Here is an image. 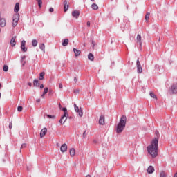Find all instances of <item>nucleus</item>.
<instances>
[{"label": "nucleus", "mask_w": 177, "mask_h": 177, "mask_svg": "<svg viewBox=\"0 0 177 177\" xmlns=\"http://www.w3.org/2000/svg\"><path fill=\"white\" fill-rule=\"evenodd\" d=\"M148 153L152 158H156L158 156V138H155L152 140L151 145L147 147Z\"/></svg>", "instance_id": "obj_1"}, {"label": "nucleus", "mask_w": 177, "mask_h": 177, "mask_svg": "<svg viewBox=\"0 0 177 177\" xmlns=\"http://www.w3.org/2000/svg\"><path fill=\"white\" fill-rule=\"evenodd\" d=\"M127 125V116L123 115L121 116L120 120L116 127V133H121Z\"/></svg>", "instance_id": "obj_2"}, {"label": "nucleus", "mask_w": 177, "mask_h": 177, "mask_svg": "<svg viewBox=\"0 0 177 177\" xmlns=\"http://www.w3.org/2000/svg\"><path fill=\"white\" fill-rule=\"evenodd\" d=\"M19 17H20V15H19V13L14 14L12 17V27H16V26H17L19 23Z\"/></svg>", "instance_id": "obj_3"}, {"label": "nucleus", "mask_w": 177, "mask_h": 177, "mask_svg": "<svg viewBox=\"0 0 177 177\" xmlns=\"http://www.w3.org/2000/svg\"><path fill=\"white\" fill-rule=\"evenodd\" d=\"M74 109H75V111L77 113L79 117H82V115H84V112H82V109L78 107V106H77L76 104H74Z\"/></svg>", "instance_id": "obj_4"}, {"label": "nucleus", "mask_w": 177, "mask_h": 177, "mask_svg": "<svg viewBox=\"0 0 177 177\" xmlns=\"http://www.w3.org/2000/svg\"><path fill=\"white\" fill-rule=\"evenodd\" d=\"M136 67L137 73H138V74H142L143 72V68H142V65L140 64V61H139V59L136 61Z\"/></svg>", "instance_id": "obj_5"}, {"label": "nucleus", "mask_w": 177, "mask_h": 177, "mask_svg": "<svg viewBox=\"0 0 177 177\" xmlns=\"http://www.w3.org/2000/svg\"><path fill=\"white\" fill-rule=\"evenodd\" d=\"M170 91L171 92V93H170L171 95H176V93H177V84H173L171 87Z\"/></svg>", "instance_id": "obj_6"}, {"label": "nucleus", "mask_w": 177, "mask_h": 177, "mask_svg": "<svg viewBox=\"0 0 177 177\" xmlns=\"http://www.w3.org/2000/svg\"><path fill=\"white\" fill-rule=\"evenodd\" d=\"M137 44L140 46V50H142V36L140 35H137Z\"/></svg>", "instance_id": "obj_7"}, {"label": "nucleus", "mask_w": 177, "mask_h": 177, "mask_svg": "<svg viewBox=\"0 0 177 177\" xmlns=\"http://www.w3.org/2000/svg\"><path fill=\"white\" fill-rule=\"evenodd\" d=\"M61 110L64 111V115L61 117V121L64 117H68V111H67V108L63 107Z\"/></svg>", "instance_id": "obj_8"}, {"label": "nucleus", "mask_w": 177, "mask_h": 177, "mask_svg": "<svg viewBox=\"0 0 177 177\" xmlns=\"http://www.w3.org/2000/svg\"><path fill=\"white\" fill-rule=\"evenodd\" d=\"M21 49L22 52H27V47H26V41L22 40L21 44Z\"/></svg>", "instance_id": "obj_9"}, {"label": "nucleus", "mask_w": 177, "mask_h": 177, "mask_svg": "<svg viewBox=\"0 0 177 177\" xmlns=\"http://www.w3.org/2000/svg\"><path fill=\"white\" fill-rule=\"evenodd\" d=\"M48 132V129L46 127L43 128L40 131V138H44Z\"/></svg>", "instance_id": "obj_10"}, {"label": "nucleus", "mask_w": 177, "mask_h": 177, "mask_svg": "<svg viewBox=\"0 0 177 177\" xmlns=\"http://www.w3.org/2000/svg\"><path fill=\"white\" fill-rule=\"evenodd\" d=\"M60 150L62 153H66V151H67V144H63L60 147Z\"/></svg>", "instance_id": "obj_11"}, {"label": "nucleus", "mask_w": 177, "mask_h": 177, "mask_svg": "<svg viewBox=\"0 0 177 177\" xmlns=\"http://www.w3.org/2000/svg\"><path fill=\"white\" fill-rule=\"evenodd\" d=\"M68 3L66 0L64 1V12H67L68 10Z\"/></svg>", "instance_id": "obj_12"}, {"label": "nucleus", "mask_w": 177, "mask_h": 177, "mask_svg": "<svg viewBox=\"0 0 177 177\" xmlns=\"http://www.w3.org/2000/svg\"><path fill=\"white\" fill-rule=\"evenodd\" d=\"M72 16L73 17H75V19H78V17H80V11L78 10H74L73 12H72Z\"/></svg>", "instance_id": "obj_13"}, {"label": "nucleus", "mask_w": 177, "mask_h": 177, "mask_svg": "<svg viewBox=\"0 0 177 177\" xmlns=\"http://www.w3.org/2000/svg\"><path fill=\"white\" fill-rule=\"evenodd\" d=\"M20 10V3H16L15 8H14V12L15 13H17Z\"/></svg>", "instance_id": "obj_14"}, {"label": "nucleus", "mask_w": 177, "mask_h": 177, "mask_svg": "<svg viewBox=\"0 0 177 177\" xmlns=\"http://www.w3.org/2000/svg\"><path fill=\"white\" fill-rule=\"evenodd\" d=\"M155 171V169L153 166H149L147 170V174H153Z\"/></svg>", "instance_id": "obj_15"}, {"label": "nucleus", "mask_w": 177, "mask_h": 177, "mask_svg": "<svg viewBox=\"0 0 177 177\" xmlns=\"http://www.w3.org/2000/svg\"><path fill=\"white\" fill-rule=\"evenodd\" d=\"M100 125H104V115H102L99 119Z\"/></svg>", "instance_id": "obj_16"}, {"label": "nucleus", "mask_w": 177, "mask_h": 177, "mask_svg": "<svg viewBox=\"0 0 177 177\" xmlns=\"http://www.w3.org/2000/svg\"><path fill=\"white\" fill-rule=\"evenodd\" d=\"M11 46H16V36L12 37L10 40Z\"/></svg>", "instance_id": "obj_17"}, {"label": "nucleus", "mask_w": 177, "mask_h": 177, "mask_svg": "<svg viewBox=\"0 0 177 177\" xmlns=\"http://www.w3.org/2000/svg\"><path fill=\"white\" fill-rule=\"evenodd\" d=\"M73 52L75 53V57H78L81 55V50H77V48H73Z\"/></svg>", "instance_id": "obj_18"}, {"label": "nucleus", "mask_w": 177, "mask_h": 177, "mask_svg": "<svg viewBox=\"0 0 177 177\" xmlns=\"http://www.w3.org/2000/svg\"><path fill=\"white\" fill-rule=\"evenodd\" d=\"M88 60H91V62H93L95 60V56L91 53H88Z\"/></svg>", "instance_id": "obj_19"}, {"label": "nucleus", "mask_w": 177, "mask_h": 177, "mask_svg": "<svg viewBox=\"0 0 177 177\" xmlns=\"http://www.w3.org/2000/svg\"><path fill=\"white\" fill-rule=\"evenodd\" d=\"M71 157H74L75 156V149L74 148H71L69 151Z\"/></svg>", "instance_id": "obj_20"}, {"label": "nucleus", "mask_w": 177, "mask_h": 177, "mask_svg": "<svg viewBox=\"0 0 177 177\" xmlns=\"http://www.w3.org/2000/svg\"><path fill=\"white\" fill-rule=\"evenodd\" d=\"M68 116L64 117L63 118L62 120V118L59 120V124H61V125H63V124H64V122H66V121H67V118Z\"/></svg>", "instance_id": "obj_21"}, {"label": "nucleus", "mask_w": 177, "mask_h": 177, "mask_svg": "<svg viewBox=\"0 0 177 177\" xmlns=\"http://www.w3.org/2000/svg\"><path fill=\"white\" fill-rule=\"evenodd\" d=\"M33 85H34V86H36L37 88H38L39 86V80H35L33 81Z\"/></svg>", "instance_id": "obj_22"}, {"label": "nucleus", "mask_w": 177, "mask_h": 177, "mask_svg": "<svg viewBox=\"0 0 177 177\" xmlns=\"http://www.w3.org/2000/svg\"><path fill=\"white\" fill-rule=\"evenodd\" d=\"M68 39H64V41H62V46H67V45H68Z\"/></svg>", "instance_id": "obj_23"}, {"label": "nucleus", "mask_w": 177, "mask_h": 177, "mask_svg": "<svg viewBox=\"0 0 177 177\" xmlns=\"http://www.w3.org/2000/svg\"><path fill=\"white\" fill-rule=\"evenodd\" d=\"M91 8L93 10H97V9H99V6H97V4L96 3H93L91 5Z\"/></svg>", "instance_id": "obj_24"}, {"label": "nucleus", "mask_w": 177, "mask_h": 177, "mask_svg": "<svg viewBox=\"0 0 177 177\" xmlns=\"http://www.w3.org/2000/svg\"><path fill=\"white\" fill-rule=\"evenodd\" d=\"M32 46H34V48H35V46H37V45H38V41H37V39H33L32 41Z\"/></svg>", "instance_id": "obj_25"}, {"label": "nucleus", "mask_w": 177, "mask_h": 177, "mask_svg": "<svg viewBox=\"0 0 177 177\" xmlns=\"http://www.w3.org/2000/svg\"><path fill=\"white\" fill-rule=\"evenodd\" d=\"M45 75V72H41L39 74V80H40L41 81H42V80H44V76Z\"/></svg>", "instance_id": "obj_26"}, {"label": "nucleus", "mask_w": 177, "mask_h": 177, "mask_svg": "<svg viewBox=\"0 0 177 177\" xmlns=\"http://www.w3.org/2000/svg\"><path fill=\"white\" fill-rule=\"evenodd\" d=\"M39 49H41V50H43V52H45V44H39Z\"/></svg>", "instance_id": "obj_27"}, {"label": "nucleus", "mask_w": 177, "mask_h": 177, "mask_svg": "<svg viewBox=\"0 0 177 177\" xmlns=\"http://www.w3.org/2000/svg\"><path fill=\"white\" fill-rule=\"evenodd\" d=\"M160 177H167V173H165L164 171H160Z\"/></svg>", "instance_id": "obj_28"}, {"label": "nucleus", "mask_w": 177, "mask_h": 177, "mask_svg": "<svg viewBox=\"0 0 177 177\" xmlns=\"http://www.w3.org/2000/svg\"><path fill=\"white\" fill-rule=\"evenodd\" d=\"M37 3H38V6L39 8H42V0H36Z\"/></svg>", "instance_id": "obj_29"}, {"label": "nucleus", "mask_w": 177, "mask_h": 177, "mask_svg": "<svg viewBox=\"0 0 177 177\" xmlns=\"http://www.w3.org/2000/svg\"><path fill=\"white\" fill-rule=\"evenodd\" d=\"M149 17H150V12H147V14L145 15V20H146V21H149Z\"/></svg>", "instance_id": "obj_30"}, {"label": "nucleus", "mask_w": 177, "mask_h": 177, "mask_svg": "<svg viewBox=\"0 0 177 177\" xmlns=\"http://www.w3.org/2000/svg\"><path fill=\"white\" fill-rule=\"evenodd\" d=\"M3 70L5 73H6L8 70H9V66H8V65H4L3 67Z\"/></svg>", "instance_id": "obj_31"}, {"label": "nucleus", "mask_w": 177, "mask_h": 177, "mask_svg": "<svg viewBox=\"0 0 177 177\" xmlns=\"http://www.w3.org/2000/svg\"><path fill=\"white\" fill-rule=\"evenodd\" d=\"M48 118H52L53 120H55L56 118V115H47Z\"/></svg>", "instance_id": "obj_32"}, {"label": "nucleus", "mask_w": 177, "mask_h": 177, "mask_svg": "<svg viewBox=\"0 0 177 177\" xmlns=\"http://www.w3.org/2000/svg\"><path fill=\"white\" fill-rule=\"evenodd\" d=\"M150 96L151 97H153V99H157V96H156L152 92L150 93Z\"/></svg>", "instance_id": "obj_33"}, {"label": "nucleus", "mask_w": 177, "mask_h": 177, "mask_svg": "<svg viewBox=\"0 0 177 177\" xmlns=\"http://www.w3.org/2000/svg\"><path fill=\"white\" fill-rule=\"evenodd\" d=\"M48 87L44 88V92H43L44 95H46V93H48Z\"/></svg>", "instance_id": "obj_34"}, {"label": "nucleus", "mask_w": 177, "mask_h": 177, "mask_svg": "<svg viewBox=\"0 0 177 177\" xmlns=\"http://www.w3.org/2000/svg\"><path fill=\"white\" fill-rule=\"evenodd\" d=\"M17 111H23V106H19L18 107H17Z\"/></svg>", "instance_id": "obj_35"}, {"label": "nucleus", "mask_w": 177, "mask_h": 177, "mask_svg": "<svg viewBox=\"0 0 177 177\" xmlns=\"http://www.w3.org/2000/svg\"><path fill=\"white\" fill-rule=\"evenodd\" d=\"M26 147H27V144L26 143L22 144L21 146V149H26Z\"/></svg>", "instance_id": "obj_36"}, {"label": "nucleus", "mask_w": 177, "mask_h": 177, "mask_svg": "<svg viewBox=\"0 0 177 177\" xmlns=\"http://www.w3.org/2000/svg\"><path fill=\"white\" fill-rule=\"evenodd\" d=\"M12 128H13V123H12V122H10V124H9V129H12Z\"/></svg>", "instance_id": "obj_37"}, {"label": "nucleus", "mask_w": 177, "mask_h": 177, "mask_svg": "<svg viewBox=\"0 0 177 177\" xmlns=\"http://www.w3.org/2000/svg\"><path fill=\"white\" fill-rule=\"evenodd\" d=\"M83 138H84V139H85V138H86V130H85L83 133Z\"/></svg>", "instance_id": "obj_38"}, {"label": "nucleus", "mask_w": 177, "mask_h": 177, "mask_svg": "<svg viewBox=\"0 0 177 177\" xmlns=\"http://www.w3.org/2000/svg\"><path fill=\"white\" fill-rule=\"evenodd\" d=\"M59 89H62L63 88V84L62 83L59 84Z\"/></svg>", "instance_id": "obj_39"}, {"label": "nucleus", "mask_w": 177, "mask_h": 177, "mask_svg": "<svg viewBox=\"0 0 177 177\" xmlns=\"http://www.w3.org/2000/svg\"><path fill=\"white\" fill-rule=\"evenodd\" d=\"M53 10H54L53 8H50L49 12H50V13H52V12H53Z\"/></svg>", "instance_id": "obj_40"}, {"label": "nucleus", "mask_w": 177, "mask_h": 177, "mask_svg": "<svg viewBox=\"0 0 177 177\" xmlns=\"http://www.w3.org/2000/svg\"><path fill=\"white\" fill-rule=\"evenodd\" d=\"M24 59H26V55H24V56L21 57V62H23V60H24Z\"/></svg>", "instance_id": "obj_41"}, {"label": "nucleus", "mask_w": 177, "mask_h": 177, "mask_svg": "<svg viewBox=\"0 0 177 177\" xmlns=\"http://www.w3.org/2000/svg\"><path fill=\"white\" fill-rule=\"evenodd\" d=\"M75 93H80V91L78 89H76L74 91Z\"/></svg>", "instance_id": "obj_42"}, {"label": "nucleus", "mask_w": 177, "mask_h": 177, "mask_svg": "<svg viewBox=\"0 0 177 177\" xmlns=\"http://www.w3.org/2000/svg\"><path fill=\"white\" fill-rule=\"evenodd\" d=\"M87 27H91V22L90 21H87Z\"/></svg>", "instance_id": "obj_43"}, {"label": "nucleus", "mask_w": 177, "mask_h": 177, "mask_svg": "<svg viewBox=\"0 0 177 177\" xmlns=\"http://www.w3.org/2000/svg\"><path fill=\"white\" fill-rule=\"evenodd\" d=\"M26 61H24V62H23L22 67H24V66H26Z\"/></svg>", "instance_id": "obj_44"}, {"label": "nucleus", "mask_w": 177, "mask_h": 177, "mask_svg": "<svg viewBox=\"0 0 177 177\" xmlns=\"http://www.w3.org/2000/svg\"><path fill=\"white\" fill-rule=\"evenodd\" d=\"M28 85L29 86H32V84L31 82H28Z\"/></svg>", "instance_id": "obj_45"}, {"label": "nucleus", "mask_w": 177, "mask_h": 177, "mask_svg": "<svg viewBox=\"0 0 177 177\" xmlns=\"http://www.w3.org/2000/svg\"><path fill=\"white\" fill-rule=\"evenodd\" d=\"M59 110H62V104L60 103L59 104Z\"/></svg>", "instance_id": "obj_46"}, {"label": "nucleus", "mask_w": 177, "mask_h": 177, "mask_svg": "<svg viewBox=\"0 0 177 177\" xmlns=\"http://www.w3.org/2000/svg\"><path fill=\"white\" fill-rule=\"evenodd\" d=\"M40 89H44V84H41V85L40 86Z\"/></svg>", "instance_id": "obj_47"}, {"label": "nucleus", "mask_w": 177, "mask_h": 177, "mask_svg": "<svg viewBox=\"0 0 177 177\" xmlns=\"http://www.w3.org/2000/svg\"><path fill=\"white\" fill-rule=\"evenodd\" d=\"M36 102H37V103H39V102H41V99H37V100H36Z\"/></svg>", "instance_id": "obj_48"}, {"label": "nucleus", "mask_w": 177, "mask_h": 177, "mask_svg": "<svg viewBox=\"0 0 177 177\" xmlns=\"http://www.w3.org/2000/svg\"><path fill=\"white\" fill-rule=\"evenodd\" d=\"M75 83H77V77H74Z\"/></svg>", "instance_id": "obj_49"}, {"label": "nucleus", "mask_w": 177, "mask_h": 177, "mask_svg": "<svg viewBox=\"0 0 177 177\" xmlns=\"http://www.w3.org/2000/svg\"><path fill=\"white\" fill-rule=\"evenodd\" d=\"M41 97H45V94H44V93H43V94L41 95Z\"/></svg>", "instance_id": "obj_50"}, {"label": "nucleus", "mask_w": 177, "mask_h": 177, "mask_svg": "<svg viewBox=\"0 0 177 177\" xmlns=\"http://www.w3.org/2000/svg\"><path fill=\"white\" fill-rule=\"evenodd\" d=\"M155 133H156V135L158 136V135L159 133H158V131H156Z\"/></svg>", "instance_id": "obj_51"}, {"label": "nucleus", "mask_w": 177, "mask_h": 177, "mask_svg": "<svg viewBox=\"0 0 177 177\" xmlns=\"http://www.w3.org/2000/svg\"><path fill=\"white\" fill-rule=\"evenodd\" d=\"M174 177H177V172L174 174Z\"/></svg>", "instance_id": "obj_52"}, {"label": "nucleus", "mask_w": 177, "mask_h": 177, "mask_svg": "<svg viewBox=\"0 0 177 177\" xmlns=\"http://www.w3.org/2000/svg\"><path fill=\"white\" fill-rule=\"evenodd\" d=\"M1 88H2V84H1V83H0V89H1Z\"/></svg>", "instance_id": "obj_53"}, {"label": "nucleus", "mask_w": 177, "mask_h": 177, "mask_svg": "<svg viewBox=\"0 0 177 177\" xmlns=\"http://www.w3.org/2000/svg\"><path fill=\"white\" fill-rule=\"evenodd\" d=\"M91 2H95V0H91Z\"/></svg>", "instance_id": "obj_54"}, {"label": "nucleus", "mask_w": 177, "mask_h": 177, "mask_svg": "<svg viewBox=\"0 0 177 177\" xmlns=\"http://www.w3.org/2000/svg\"><path fill=\"white\" fill-rule=\"evenodd\" d=\"M28 171H30V169H29V168H28Z\"/></svg>", "instance_id": "obj_55"}, {"label": "nucleus", "mask_w": 177, "mask_h": 177, "mask_svg": "<svg viewBox=\"0 0 177 177\" xmlns=\"http://www.w3.org/2000/svg\"><path fill=\"white\" fill-rule=\"evenodd\" d=\"M57 146H59V143H57Z\"/></svg>", "instance_id": "obj_56"}, {"label": "nucleus", "mask_w": 177, "mask_h": 177, "mask_svg": "<svg viewBox=\"0 0 177 177\" xmlns=\"http://www.w3.org/2000/svg\"><path fill=\"white\" fill-rule=\"evenodd\" d=\"M0 97H1V93H0Z\"/></svg>", "instance_id": "obj_57"}]
</instances>
